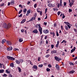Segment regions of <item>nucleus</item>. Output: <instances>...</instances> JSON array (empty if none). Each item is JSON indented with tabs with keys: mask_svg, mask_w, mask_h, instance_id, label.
Masks as SVG:
<instances>
[{
	"mask_svg": "<svg viewBox=\"0 0 77 77\" xmlns=\"http://www.w3.org/2000/svg\"><path fill=\"white\" fill-rule=\"evenodd\" d=\"M3 27L8 29L11 27V24L9 23L7 25L6 23H4L2 25Z\"/></svg>",
	"mask_w": 77,
	"mask_h": 77,
	"instance_id": "1",
	"label": "nucleus"
},
{
	"mask_svg": "<svg viewBox=\"0 0 77 77\" xmlns=\"http://www.w3.org/2000/svg\"><path fill=\"white\" fill-rule=\"evenodd\" d=\"M7 57L8 59L9 60H15V58L11 56H8Z\"/></svg>",
	"mask_w": 77,
	"mask_h": 77,
	"instance_id": "2",
	"label": "nucleus"
},
{
	"mask_svg": "<svg viewBox=\"0 0 77 77\" xmlns=\"http://www.w3.org/2000/svg\"><path fill=\"white\" fill-rule=\"evenodd\" d=\"M39 27H38V30L40 32V34L41 35V34L42 33V28L41 26V25H39Z\"/></svg>",
	"mask_w": 77,
	"mask_h": 77,
	"instance_id": "3",
	"label": "nucleus"
},
{
	"mask_svg": "<svg viewBox=\"0 0 77 77\" xmlns=\"http://www.w3.org/2000/svg\"><path fill=\"white\" fill-rule=\"evenodd\" d=\"M54 59L55 60H57V61H58V62H59L60 60H62V58H59L57 56L54 57Z\"/></svg>",
	"mask_w": 77,
	"mask_h": 77,
	"instance_id": "4",
	"label": "nucleus"
},
{
	"mask_svg": "<svg viewBox=\"0 0 77 77\" xmlns=\"http://www.w3.org/2000/svg\"><path fill=\"white\" fill-rule=\"evenodd\" d=\"M69 3H70L69 5L70 7H72V5H73V3L74 2V0H71V2H70V0H69Z\"/></svg>",
	"mask_w": 77,
	"mask_h": 77,
	"instance_id": "5",
	"label": "nucleus"
},
{
	"mask_svg": "<svg viewBox=\"0 0 77 77\" xmlns=\"http://www.w3.org/2000/svg\"><path fill=\"white\" fill-rule=\"evenodd\" d=\"M16 62L17 64H20V63H22V60H16Z\"/></svg>",
	"mask_w": 77,
	"mask_h": 77,
	"instance_id": "6",
	"label": "nucleus"
},
{
	"mask_svg": "<svg viewBox=\"0 0 77 77\" xmlns=\"http://www.w3.org/2000/svg\"><path fill=\"white\" fill-rule=\"evenodd\" d=\"M48 6L49 7H51V8H53V7H54L55 5L54 4H52L51 3H50L48 4Z\"/></svg>",
	"mask_w": 77,
	"mask_h": 77,
	"instance_id": "7",
	"label": "nucleus"
},
{
	"mask_svg": "<svg viewBox=\"0 0 77 77\" xmlns=\"http://www.w3.org/2000/svg\"><path fill=\"white\" fill-rule=\"evenodd\" d=\"M57 70H60V67L58 64H56L55 66Z\"/></svg>",
	"mask_w": 77,
	"mask_h": 77,
	"instance_id": "8",
	"label": "nucleus"
},
{
	"mask_svg": "<svg viewBox=\"0 0 77 77\" xmlns=\"http://www.w3.org/2000/svg\"><path fill=\"white\" fill-rule=\"evenodd\" d=\"M6 43L7 45H12V43L9 41H7L6 42Z\"/></svg>",
	"mask_w": 77,
	"mask_h": 77,
	"instance_id": "9",
	"label": "nucleus"
},
{
	"mask_svg": "<svg viewBox=\"0 0 77 77\" xmlns=\"http://www.w3.org/2000/svg\"><path fill=\"white\" fill-rule=\"evenodd\" d=\"M43 32L45 33H48L49 32V31H48V29H46L43 30Z\"/></svg>",
	"mask_w": 77,
	"mask_h": 77,
	"instance_id": "10",
	"label": "nucleus"
},
{
	"mask_svg": "<svg viewBox=\"0 0 77 77\" xmlns=\"http://www.w3.org/2000/svg\"><path fill=\"white\" fill-rule=\"evenodd\" d=\"M7 50H8V51H11V50H12V47H10L8 48L7 49Z\"/></svg>",
	"mask_w": 77,
	"mask_h": 77,
	"instance_id": "11",
	"label": "nucleus"
},
{
	"mask_svg": "<svg viewBox=\"0 0 77 77\" xmlns=\"http://www.w3.org/2000/svg\"><path fill=\"white\" fill-rule=\"evenodd\" d=\"M32 32H33V33H38V31L37 29H35Z\"/></svg>",
	"mask_w": 77,
	"mask_h": 77,
	"instance_id": "12",
	"label": "nucleus"
},
{
	"mask_svg": "<svg viewBox=\"0 0 77 77\" xmlns=\"http://www.w3.org/2000/svg\"><path fill=\"white\" fill-rule=\"evenodd\" d=\"M36 18H35V17H32V18L30 20H29V21L30 22V21H33V20H35V19Z\"/></svg>",
	"mask_w": 77,
	"mask_h": 77,
	"instance_id": "13",
	"label": "nucleus"
},
{
	"mask_svg": "<svg viewBox=\"0 0 77 77\" xmlns=\"http://www.w3.org/2000/svg\"><path fill=\"white\" fill-rule=\"evenodd\" d=\"M68 72L69 74H73V73H74V72H75V71H74V70H72L69 72Z\"/></svg>",
	"mask_w": 77,
	"mask_h": 77,
	"instance_id": "14",
	"label": "nucleus"
},
{
	"mask_svg": "<svg viewBox=\"0 0 77 77\" xmlns=\"http://www.w3.org/2000/svg\"><path fill=\"white\" fill-rule=\"evenodd\" d=\"M75 50V47H74V48L71 50V53H73V52H74Z\"/></svg>",
	"mask_w": 77,
	"mask_h": 77,
	"instance_id": "15",
	"label": "nucleus"
},
{
	"mask_svg": "<svg viewBox=\"0 0 77 77\" xmlns=\"http://www.w3.org/2000/svg\"><path fill=\"white\" fill-rule=\"evenodd\" d=\"M51 53L52 54H53L54 53H57V51L55 50L52 51H51Z\"/></svg>",
	"mask_w": 77,
	"mask_h": 77,
	"instance_id": "16",
	"label": "nucleus"
},
{
	"mask_svg": "<svg viewBox=\"0 0 77 77\" xmlns=\"http://www.w3.org/2000/svg\"><path fill=\"white\" fill-rule=\"evenodd\" d=\"M26 21V19H25L23 20L21 22V23L23 24V23H24V22H25V21Z\"/></svg>",
	"mask_w": 77,
	"mask_h": 77,
	"instance_id": "17",
	"label": "nucleus"
},
{
	"mask_svg": "<svg viewBox=\"0 0 77 77\" xmlns=\"http://www.w3.org/2000/svg\"><path fill=\"white\" fill-rule=\"evenodd\" d=\"M11 5H14V1L13 0L11 1Z\"/></svg>",
	"mask_w": 77,
	"mask_h": 77,
	"instance_id": "18",
	"label": "nucleus"
},
{
	"mask_svg": "<svg viewBox=\"0 0 77 77\" xmlns=\"http://www.w3.org/2000/svg\"><path fill=\"white\" fill-rule=\"evenodd\" d=\"M6 39H4L2 41V43L4 44V43H5V42H6Z\"/></svg>",
	"mask_w": 77,
	"mask_h": 77,
	"instance_id": "19",
	"label": "nucleus"
},
{
	"mask_svg": "<svg viewBox=\"0 0 77 77\" xmlns=\"http://www.w3.org/2000/svg\"><path fill=\"white\" fill-rule=\"evenodd\" d=\"M14 63H11L10 65V66H11V67H14Z\"/></svg>",
	"mask_w": 77,
	"mask_h": 77,
	"instance_id": "20",
	"label": "nucleus"
},
{
	"mask_svg": "<svg viewBox=\"0 0 77 77\" xmlns=\"http://www.w3.org/2000/svg\"><path fill=\"white\" fill-rule=\"evenodd\" d=\"M19 42H23V38H20L19 40Z\"/></svg>",
	"mask_w": 77,
	"mask_h": 77,
	"instance_id": "21",
	"label": "nucleus"
},
{
	"mask_svg": "<svg viewBox=\"0 0 77 77\" xmlns=\"http://www.w3.org/2000/svg\"><path fill=\"white\" fill-rule=\"evenodd\" d=\"M33 68H34V69H36L38 68V67H37V66L35 65L33 66Z\"/></svg>",
	"mask_w": 77,
	"mask_h": 77,
	"instance_id": "22",
	"label": "nucleus"
},
{
	"mask_svg": "<svg viewBox=\"0 0 77 77\" xmlns=\"http://www.w3.org/2000/svg\"><path fill=\"white\" fill-rule=\"evenodd\" d=\"M4 72V69H1L0 70V73H3Z\"/></svg>",
	"mask_w": 77,
	"mask_h": 77,
	"instance_id": "23",
	"label": "nucleus"
},
{
	"mask_svg": "<svg viewBox=\"0 0 77 77\" xmlns=\"http://www.w3.org/2000/svg\"><path fill=\"white\" fill-rule=\"evenodd\" d=\"M41 25V24H36V25H35V27H36V28H38V26H38V27H39V25Z\"/></svg>",
	"mask_w": 77,
	"mask_h": 77,
	"instance_id": "24",
	"label": "nucleus"
},
{
	"mask_svg": "<svg viewBox=\"0 0 77 77\" xmlns=\"http://www.w3.org/2000/svg\"><path fill=\"white\" fill-rule=\"evenodd\" d=\"M18 69L19 71L20 72H21V68H20V67H18Z\"/></svg>",
	"mask_w": 77,
	"mask_h": 77,
	"instance_id": "25",
	"label": "nucleus"
},
{
	"mask_svg": "<svg viewBox=\"0 0 77 77\" xmlns=\"http://www.w3.org/2000/svg\"><path fill=\"white\" fill-rule=\"evenodd\" d=\"M3 77H7L8 75L6 74H4L3 75H2Z\"/></svg>",
	"mask_w": 77,
	"mask_h": 77,
	"instance_id": "26",
	"label": "nucleus"
},
{
	"mask_svg": "<svg viewBox=\"0 0 77 77\" xmlns=\"http://www.w3.org/2000/svg\"><path fill=\"white\" fill-rule=\"evenodd\" d=\"M64 23H65V24H66V25H67V26H68V25H69V23L68 22H64Z\"/></svg>",
	"mask_w": 77,
	"mask_h": 77,
	"instance_id": "27",
	"label": "nucleus"
},
{
	"mask_svg": "<svg viewBox=\"0 0 77 77\" xmlns=\"http://www.w3.org/2000/svg\"><path fill=\"white\" fill-rule=\"evenodd\" d=\"M46 70L47 72H48L50 71V69H49V68H47Z\"/></svg>",
	"mask_w": 77,
	"mask_h": 77,
	"instance_id": "28",
	"label": "nucleus"
},
{
	"mask_svg": "<svg viewBox=\"0 0 77 77\" xmlns=\"http://www.w3.org/2000/svg\"><path fill=\"white\" fill-rule=\"evenodd\" d=\"M66 43V41L65 40H64L63 41V42H61V43Z\"/></svg>",
	"mask_w": 77,
	"mask_h": 77,
	"instance_id": "29",
	"label": "nucleus"
},
{
	"mask_svg": "<svg viewBox=\"0 0 77 77\" xmlns=\"http://www.w3.org/2000/svg\"><path fill=\"white\" fill-rule=\"evenodd\" d=\"M39 67H40V68H42L43 66V64H41L38 65Z\"/></svg>",
	"mask_w": 77,
	"mask_h": 77,
	"instance_id": "30",
	"label": "nucleus"
},
{
	"mask_svg": "<svg viewBox=\"0 0 77 77\" xmlns=\"http://www.w3.org/2000/svg\"><path fill=\"white\" fill-rule=\"evenodd\" d=\"M6 72H7V73H8V74H9V73H10V72L9 71H8V70H6Z\"/></svg>",
	"mask_w": 77,
	"mask_h": 77,
	"instance_id": "31",
	"label": "nucleus"
},
{
	"mask_svg": "<svg viewBox=\"0 0 77 77\" xmlns=\"http://www.w3.org/2000/svg\"><path fill=\"white\" fill-rule=\"evenodd\" d=\"M50 56V55L48 54L46 55L45 56V57H47V58L48 57H49V56Z\"/></svg>",
	"mask_w": 77,
	"mask_h": 77,
	"instance_id": "32",
	"label": "nucleus"
},
{
	"mask_svg": "<svg viewBox=\"0 0 77 77\" xmlns=\"http://www.w3.org/2000/svg\"><path fill=\"white\" fill-rule=\"evenodd\" d=\"M22 12H23V10H20V11H19V12L18 13V14H20Z\"/></svg>",
	"mask_w": 77,
	"mask_h": 77,
	"instance_id": "33",
	"label": "nucleus"
},
{
	"mask_svg": "<svg viewBox=\"0 0 77 77\" xmlns=\"http://www.w3.org/2000/svg\"><path fill=\"white\" fill-rule=\"evenodd\" d=\"M48 66L49 68H51L52 67L51 64H48Z\"/></svg>",
	"mask_w": 77,
	"mask_h": 77,
	"instance_id": "34",
	"label": "nucleus"
},
{
	"mask_svg": "<svg viewBox=\"0 0 77 77\" xmlns=\"http://www.w3.org/2000/svg\"><path fill=\"white\" fill-rule=\"evenodd\" d=\"M5 5V3L2 4L1 5H0V6H4Z\"/></svg>",
	"mask_w": 77,
	"mask_h": 77,
	"instance_id": "35",
	"label": "nucleus"
},
{
	"mask_svg": "<svg viewBox=\"0 0 77 77\" xmlns=\"http://www.w3.org/2000/svg\"><path fill=\"white\" fill-rule=\"evenodd\" d=\"M69 64L71 65H74V64L72 62H70L69 63Z\"/></svg>",
	"mask_w": 77,
	"mask_h": 77,
	"instance_id": "36",
	"label": "nucleus"
},
{
	"mask_svg": "<svg viewBox=\"0 0 77 77\" xmlns=\"http://www.w3.org/2000/svg\"><path fill=\"white\" fill-rule=\"evenodd\" d=\"M65 27L67 30H68V26H65Z\"/></svg>",
	"mask_w": 77,
	"mask_h": 77,
	"instance_id": "37",
	"label": "nucleus"
},
{
	"mask_svg": "<svg viewBox=\"0 0 77 77\" xmlns=\"http://www.w3.org/2000/svg\"><path fill=\"white\" fill-rule=\"evenodd\" d=\"M27 11V9L26 8H25L23 10V12H26V11Z\"/></svg>",
	"mask_w": 77,
	"mask_h": 77,
	"instance_id": "38",
	"label": "nucleus"
},
{
	"mask_svg": "<svg viewBox=\"0 0 77 77\" xmlns=\"http://www.w3.org/2000/svg\"><path fill=\"white\" fill-rule=\"evenodd\" d=\"M65 16L64 15V14H63V17H62V18H65Z\"/></svg>",
	"mask_w": 77,
	"mask_h": 77,
	"instance_id": "39",
	"label": "nucleus"
},
{
	"mask_svg": "<svg viewBox=\"0 0 77 77\" xmlns=\"http://www.w3.org/2000/svg\"><path fill=\"white\" fill-rule=\"evenodd\" d=\"M21 32H22L23 33V32H24V30L23 29H22L21 30Z\"/></svg>",
	"mask_w": 77,
	"mask_h": 77,
	"instance_id": "40",
	"label": "nucleus"
},
{
	"mask_svg": "<svg viewBox=\"0 0 77 77\" xmlns=\"http://www.w3.org/2000/svg\"><path fill=\"white\" fill-rule=\"evenodd\" d=\"M36 6H37V4H35L34 5V7L35 8H36Z\"/></svg>",
	"mask_w": 77,
	"mask_h": 77,
	"instance_id": "41",
	"label": "nucleus"
},
{
	"mask_svg": "<svg viewBox=\"0 0 77 77\" xmlns=\"http://www.w3.org/2000/svg\"><path fill=\"white\" fill-rule=\"evenodd\" d=\"M40 58H41L40 57H38V61H39H39H40Z\"/></svg>",
	"mask_w": 77,
	"mask_h": 77,
	"instance_id": "42",
	"label": "nucleus"
},
{
	"mask_svg": "<svg viewBox=\"0 0 77 77\" xmlns=\"http://www.w3.org/2000/svg\"><path fill=\"white\" fill-rule=\"evenodd\" d=\"M36 15H37V14H35L34 15V18H36Z\"/></svg>",
	"mask_w": 77,
	"mask_h": 77,
	"instance_id": "43",
	"label": "nucleus"
},
{
	"mask_svg": "<svg viewBox=\"0 0 77 77\" xmlns=\"http://www.w3.org/2000/svg\"><path fill=\"white\" fill-rule=\"evenodd\" d=\"M48 16H47V14H46V17L45 18V19H47Z\"/></svg>",
	"mask_w": 77,
	"mask_h": 77,
	"instance_id": "44",
	"label": "nucleus"
},
{
	"mask_svg": "<svg viewBox=\"0 0 77 77\" xmlns=\"http://www.w3.org/2000/svg\"><path fill=\"white\" fill-rule=\"evenodd\" d=\"M23 15V14H21L20 15H19L18 17H22V16Z\"/></svg>",
	"mask_w": 77,
	"mask_h": 77,
	"instance_id": "45",
	"label": "nucleus"
},
{
	"mask_svg": "<svg viewBox=\"0 0 77 77\" xmlns=\"http://www.w3.org/2000/svg\"><path fill=\"white\" fill-rule=\"evenodd\" d=\"M60 11H58L57 12V14L58 15H60Z\"/></svg>",
	"mask_w": 77,
	"mask_h": 77,
	"instance_id": "46",
	"label": "nucleus"
},
{
	"mask_svg": "<svg viewBox=\"0 0 77 77\" xmlns=\"http://www.w3.org/2000/svg\"><path fill=\"white\" fill-rule=\"evenodd\" d=\"M66 2H64V6H66Z\"/></svg>",
	"mask_w": 77,
	"mask_h": 77,
	"instance_id": "47",
	"label": "nucleus"
},
{
	"mask_svg": "<svg viewBox=\"0 0 77 77\" xmlns=\"http://www.w3.org/2000/svg\"><path fill=\"white\" fill-rule=\"evenodd\" d=\"M56 33H57V36H58L59 35V33H58V32H57V31Z\"/></svg>",
	"mask_w": 77,
	"mask_h": 77,
	"instance_id": "48",
	"label": "nucleus"
},
{
	"mask_svg": "<svg viewBox=\"0 0 77 77\" xmlns=\"http://www.w3.org/2000/svg\"><path fill=\"white\" fill-rule=\"evenodd\" d=\"M30 3V2L28 1V3H27V5H29Z\"/></svg>",
	"mask_w": 77,
	"mask_h": 77,
	"instance_id": "49",
	"label": "nucleus"
},
{
	"mask_svg": "<svg viewBox=\"0 0 77 77\" xmlns=\"http://www.w3.org/2000/svg\"><path fill=\"white\" fill-rule=\"evenodd\" d=\"M53 47H54V45H51V48H53Z\"/></svg>",
	"mask_w": 77,
	"mask_h": 77,
	"instance_id": "50",
	"label": "nucleus"
},
{
	"mask_svg": "<svg viewBox=\"0 0 77 77\" xmlns=\"http://www.w3.org/2000/svg\"><path fill=\"white\" fill-rule=\"evenodd\" d=\"M69 12H72V10L71 9H69Z\"/></svg>",
	"mask_w": 77,
	"mask_h": 77,
	"instance_id": "51",
	"label": "nucleus"
},
{
	"mask_svg": "<svg viewBox=\"0 0 77 77\" xmlns=\"http://www.w3.org/2000/svg\"><path fill=\"white\" fill-rule=\"evenodd\" d=\"M29 62L31 65H33V63H32V62H31L30 61H29Z\"/></svg>",
	"mask_w": 77,
	"mask_h": 77,
	"instance_id": "52",
	"label": "nucleus"
},
{
	"mask_svg": "<svg viewBox=\"0 0 77 77\" xmlns=\"http://www.w3.org/2000/svg\"><path fill=\"white\" fill-rule=\"evenodd\" d=\"M0 65L1 66V68H2V65H3V64H1V63H0Z\"/></svg>",
	"mask_w": 77,
	"mask_h": 77,
	"instance_id": "53",
	"label": "nucleus"
},
{
	"mask_svg": "<svg viewBox=\"0 0 77 77\" xmlns=\"http://www.w3.org/2000/svg\"><path fill=\"white\" fill-rule=\"evenodd\" d=\"M9 77H12V75H11V74H9Z\"/></svg>",
	"mask_w": 77,
	"mask_h": 77,
	"instance_id": "54",
	"label": "nucleus"
},
{
	"mask_svg": "<svg viewBox=\"0 0 77 77\" xmlns=\"http://www.w3.org/2000/svg\"><path fill=\"white\" fill-rule=\"evenodd\" d=\"M61 30H63V26H61Z\"/></svg>",
	"mask_w": 77,
	"mask_h": 77,
	"instance_id": "55",
	"label": "nucleus"
},
{
	"mask_svg": "<svg viewBox=\"0 0 77 77\" xmlns=\"http://www.w3.org/2000/svg\"><path fill=\"white\" fill-rule=\"evenodd\" d=\"M59 46V44H57L56 45V48H57L58 47V46Z\"/></svg>",
	"mask_w": 77,
	"mask_h": 77,
	"instance_id": "56",
	"label": "nucleus"
},
{
	"mask_svg": "<svg viewBox=\"0 0 77 77\" xmlns=\"http://www.w3.org/2000/svg\"><path fill=\"white\" fill-rule=\"evenodd\" d=\"M30 14V12H31L30 11V10L28 11H27Z\"/></svg>",
	"mask_w": 77,
	"mask_h": 77,
	"instance_id": "57",
	"label": "nucleus"
},
{
	"mask_svg": "<svg viewBox=\"0 0 77 77\" xmlns=\"http://www.w3.org/2000/svg\"><path fill=\"white\" fill-rule=\"evenodd\" d=\"M67 26L69 29H70V28H71V26H69V25H68Z\"/></svg>",
	"mask_w": 77,
	"mask_h": 77,
	"instance_id": "58",
	"label": "nucleus"
},
{
	"mask_svg": "<svg viewBox=\"0 0 77 77\" xmlns=\"http://www.w3.org/2000/svg\"><path fill=\"white\" fill-rule=\"evenodd\" d=\"M47 36L46 35L45 37V39H47Z\"/></svg>",
	"mask_w": 77,
	"mask_h": 77,
	"instance_id": "59",
	"label": "nucleus"
},
{
	"mask_svg": "<svg viewBox=\"0 0 77 77\" xmlns=\"http://www.w3.org/2000/svg\"><path fill=\"white\" fill-rule=\"evenodd\" d=\"M42 44H43V43H42V41H41V42H40V44L41 45H42Z\"/></svg>",
	"mask_w": 77,
	"mask_h": 77,
	"instance_id": "60",
	"label": "nucleus"
},
{
	"mask_svg": "<svg viewBox=\"0 0 77 77\" xmlns=\"http://www.w3.org/2000/svg\"><path fill=\"white\" fill-rule=\"evenodd\" d=\"M47 8H46L45 9V13H46L47 11Z\"/></svg>",
	"mask_w": 77,
	"mask_h": 77,
	"instance_id": "61",
	"label": "nucleus"
},
{
	"mask_svg": "<svg viewBox=\"0 0 77 77\" xmlns=\"http://www.w3.org/2000/svg\"><path fill=\"white\" fill-rule=\"evenodd\" d=\"M74 32H77V29H74Z\"/></svg>",
	"mask_w": 77,
	"mask_h": 77,
	"instance_id": "62",
	"label": "nucleus"
},
{
	"mask_svg": "<svg viewBox=\"0 0 77 77\" xmlns=\"http://www.w3.org/2000/svg\"><path fill=\"white\" fill-rule=\"evenodd\" d=\"M77 59V57H75V58H74L73 59V60H76V59Z\"/></svg>",
	"mask_w": 77,
	"mask_h": 77,
	"instance_id": "63",
	"label": "nucleus"
},
{
	"mask_svg": "<svg viewBox=\"0 0 77 77\" xmlns=\"http://www.w3.org/2000/svg\"><path fill=\"white\" fill-rule=\"evenodd\" d=\"M42 11H40V15H41V16L42 15Z\"/></svg>",
	"mask_w": 77,
	"mask_h": 77,
	"instance_id": "64",
	"label": "nucleus"
}]
</instances>
